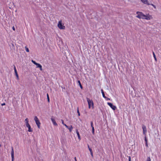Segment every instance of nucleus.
Returning a JSON list of instances; mask_svg holds the SVG:
<instances>
[{
	"instance_id": "nucleus-7",
	"label": "nucleus",
	"mask_w": 161,
	"mask_h": 161,
	"mask_svg": "<svg viewBox=\"0 0 161 161\" xmlns=\"http://www.w3.org/2000/svg\"><path fill=\"white\" fill-rule=\"evenodd\" d=\"M26 126L28 128V131L30 132H32L33 131L32 129L31 128V127L29 124H26Z\"/></svg>"
},
{
	"instance_id": "nucleus-24",
	"label": "nucleus",
	"mask_w": 161,
	"mask_h": 161,
	"mask_svg": "<svg viewBox=\"0 0 161 161\" xmlns=\"http://www.w3.org/2000/svg\"><path fill=\"white\" fill-rule=\"evenodd\" d=\"M25 50H26V51L27 52H29V49H28V47H26V46L25 47Z\"/></svg>"
},
{
	"instance_id": "nucleus-18",
	"label": "nucleus",
	"mask_w": 161,
	"mask_h": 161,
	"mask_svg": "<svg viewBox=\"0 0 161 161\" xmlns=\"http://www.w3.org/2000/svg\"><path fill=\"white\" fill-rule=\"evenodd\" d=\"M78 82L79 83V85L80 86V88L81 89H82L83 87H82V85H81V84L80 81V80H78Z\"/></svg>"
},
{
	"instance_id": "nucleus-5",
	"label": "nucleus",
	"mask_w": 161,
	"mask_h": 161,
	"mask_svg": "<svg viewBox=\"0 0 161 161\" xmlns=\"http://www.w3.org/2000/svg\"><path fill=\"white\" fill-rule=\"evenodd\" d=\"M136 14L137 15L136 16V17L140 19H141L143 13L141 12L137 11L136 12Z\"/></svg>"
},
{
	"instance_id": "nucleus-36",
	"label": "nucleus",
	"mask_w": 161,
	"mask_h": 161,
	"mask_svg": "<svg viewBox=\"0 0 161 161\" xmlns=\"http://www.w3.org/2000/svg\"><path fill=\"white\" fill-rule=\"evenodd\" d=\"M12 29L13 30H14V31L15 30V28L14 26H13V27H12Z\"/></svg>"
},
{
	"instance_id": "nucleus-26",
	"label": "nucleus",
	"mask_w": 161,
	"mask_h": 161,
	"mask_svg": "<svg viewBox=\"0 0 161 161\" xmlns=\"http://www.w3.org/2000/svg\"><path fill=\"white\" fill-rule=\"evenodd\" d=\"M146 161H151L150 158L149 157L147 158Z\"/></svg>"
},
{
	"instance_id": "nucleus-30",
	"label": "nucleus",
	"mask_w": 161,
	"mask_h": 161,
	"mask_svg": "<svg viewBox=\"0 0 161 161\" xmlns=\"http://www.w3.org/2000/svg\"><path fill=\"white\" fill-rule=\"evenodd\" d=\"M11 45H12V48H14V44L13 43H12Z\"/></svg>"
},
{
	"instance_id": "nucleus-22",
	"label": "nucleus",
	"mask_w": 161,
	"mask_h": 161,
	"mask_svg": "<svg viewBox=\"0 0 161 161\" xmlns=\"http://www.w3.org/2000/svg\"><path fill=\"white\" fill-rule=\"evenodd\" d=\"M77 113H78V115L79 116H80V113L79 112L78 107L77 108Z\"/></svg>"
},
{
	"instance_id": "nucleus-14",
	"label": "nucleus",
	"mask_w": 161,
	"mask_h": 161,
	"mask_svg": "<svg viewBox=\"0 0 161 161\" xmlns=\"http://www.w3.org/2000/svg\"><path fill=\"white\" fill-rule=\"evenodd\" d=\"M61 121H62V124L64 125V126H65V127L67 128H68V126L67 125H66L65 124H64V120H63V119H61Z\"/></svg>"
},
{
	"instance_id": "nucleus-28",
	"label": "nucleus",
	"mask_w": 161,
	"mask_h": 161,
	"mask_svg": "<svg viewBox=\"0 0 161 161\" xmlns=\"http://www.w3.org/2000/svg\"><path fill=\"white\" fill-rule=\"evenodd\" d=\"M94 127H92V133L93 134L94 133Z\"/></svg>"
},
{
	"instance_id": "nucleus-9",
	"label": "nucleus",
	"mask_w": 161,
	"mask_h": 161,
	"mask_svg": "<svg viewBox=\"0 0 161 161\" xmlns=\"http://www.w3.org/2000/svg\"><path fill=\"white\" fill-rule=\"evenodd\" d=\"M51 120L53 123V125L55 126H57L58 125L56 122V121L54 119L53 117H52L51 118Z\"/></svg>"
},
{
	"instance_id": "nucleus-17",
	"label": "nucleus",
	"mask_w": 161,
	"mask_h": 161,
	"mask_svg": "<svg viewBox=\"0 0 161 161\" xmlns=\"http://www.w3.org/2000/svg\"><path fill=\"white\" fill-rule=\"evenodd\" d=\"M145 19H147V20H149L150 19V16H146V17L145 18Z\"/></svg>"
},
{
	"instance_id": "nucleus-2",
	"label": "nucleus",
	"mask_w": 161,
	"mask_h": 161,
	"mask_svg": "<svg viewBox=\"0 0 161 161\" xmlns=\"http://www.w3.org/2000/svg\"><path fill=\"white\" fill-rule=\"evenodd\" d=\"M34 120L36 122V125L37 126L38 128H40V121L38 119V118L36 116H35L34 117Z\"/></svg>"
},
{
	"instance_id": "nucleus-6",
	"label": "nucleus",
	"mask_w": 161,
	"mask_h": 161,
	"mask_svg": "<svg viewBox=\"0 0 161 161\" xmlns=\"http://www.w3.org/2000/svg\"><path fill=\"white\" fill-rule=\"evenodd\" d=\"M12 151L11 152V158H12V161H14V149L13 147H11Z\"/></svg>"
},
{
	"instance_id": "nucleus-23",
	"label": "nucleus",
	"mask_w": 161,
	"mask_h": 161,
	"mask_svg": "<svg viewBox=\"0 0 161 161\" xmlns=\"http://www.w3.org/2000/svg\"><path fill=\"white\" fill-rule=\"evenodd\" d=\"M153 57H154L155 60L156 61H157V59H156L155 55V53H154V52H153Z\"/></svg>"
},
{
	"instance_id": "nucleus-39",
	"label": "nucleus",
	"mask_w": 161,
	"mask_h": 161,
	"mask_svg": "<svg viewBox=\"0 0 161 161\" xmlns=\"http://www.w3.org/2000/svg\"><path fill=\"white\" fill-rule=\"evenodd\" d=\"M150 5H152L153 6L154 5L153 4H150Z\"/></svg>"
},
{
	"instance_id": "nucleus-40",
	"label": "nucleus",
	"mask_w": 161,
	"mask_h": 161,
	"mask_svg": "<svg viewBox=\"0 0 161 161\" xmlns=\"http://www.w3.org/2000/svg\"><path fill=\"white\" fill-rule=\"evenodd\" d=\"M75 161H77L76 157L75 158Z\"/></svg>"
},
{
	"instance_id": "nucleus-20",
	"label": "nucleus",
	"mask_w": 161,
	"mask_h": 161,
	"mask_svg": "<svg viewBox=\"0 0 161 161\" xmlns=\"http://www.w3.org/2000/svg\"><path fill=\"white\" fill-rule=\"evenodd\" d=\"M25 122L26 125L29 124L28 123V118H26L25 120Z\"/></svg>"
},
{
	"instance_id": "nucleus-35",
	"label": "nucleus",
	"mask_w": 161,
	"mask_h": 161,
	"mask_svg": "<svg viewBox=\"0 0 161 161\" xmlns=\"http://www.w3.org/2000/svg\"><path fill=\"white\" fill-rule=\"evenodd\" d=\"M5 105V103H2L1 104V105L2 106H4V105Z\"/></svg>"
},
{
	"instance_id": "nucleus-11",
	"label": "nucleus",
	"mask_w": 161,
	"mask_h": 161,
	"mask_svg": "<svg viewBox=\"0 0 161 161\" xmlns=\"http://www.w3.org/2000/svg\"><path fill=\"white\" fill-rule=\"evenodd\" d=\"M36 68H40V69L41 70V71H42V65L39 64H38V63H37L36 64Z\"/></svg>"
},
{
	"instance_id": "nucleus-34",
	"label": "nucleus",
	"mask_w": 161,
	"mask_h": 161,
	"mask_svg": "<svg viewBox=\"0 0 161 161\" xmlns=\"http://www.w3.org/2000/svg\"><path fill=\"white\" fill-rule=\"evenodd\" d=\"M129 161H131V157L130 156H129Z\"/></svg>"
},
{
	"instance_id": "nucleus-19",
	"label": "nucleus",
	"mask_w": 161,
	"mask_h": 161,
	"mask_svg": "<svg viewBox=\"0 0 161 161\" xmlns=\"http://www.w3.org/2000/svg\"><path fill=\"white\" fill-rule=\"evenodd\" d=\"M67 128L69 129V132H71L72 130V129H73V127L72 125H71L70 127V128H69L68 127V128Z\"/></svg>"
},
{
	"instance_id": "nucleus-8",
	"label": "nucleus",
	"mask_w": 161,
	"mask_h": 161,
	"mask_svg": "<svg viewBox=\"0 0 161 161\" xmlns=\"http://www.w3.org/2000/svg\"><path fill=\"white\" fill-rule=\"evenodd\" d=\"M142 128L143 130V133L144 135H145V133L147 132L146 128L144 125H142Z\"/></svg>"
},
{
	"instance_id": "nucleus-3",
	"label": "nucleus",
	"mask_w": 161,
	"mask_h": 161,
	"mask_svg": "<svg viewBox=\"0 0 161 161\" xmlns=\"http://www.w3.org/2000/svg\"><path fill=\"white\" fill-rule=\"evenodd\" d=\"M58 26L60 29H64L65 28V26L62 25L61 20L58 22Z\"/></svg>"
},
{
	"instance_id": "nucleus-31",
	"label": "nucleus",
	"mask_w": 161,
	"mask_h": 161,
	"mask_svg": "<svg viewBox=\"0 0 161 161\" xmlns=\"http://www.w3.org/2000/svg\"><path fill=\"white\" fill-rule=\"evenodd\" d=\"M91 126L92 128V127H93V123H92V121H91Z\"/></svg>"
},
{
	"instance_id": "nucleus-29",
	"label": "nucleus",
	"mask_w": 161,
	"mask_h": 161,
	"mask_svg": "<svg viewBox=\"0 0 161 161\" xmlns=\"http://www.w3.org/2000/svg\"><path fill=\"white\" fill-rule=\"evenodd\" d=\"M91 154V156L92 157H93V152L92 151H91V152H90Z\"/></svg>"
},
{
	"instance_id": "nucleus-15",
	"label": "nucleus",
	"mask_w": 161,
	"mask_h": 161,
	"mask_svg": "<svg viewBox=\"0 0 161 161\" xmlns=\"http://www.w3.org/2000/svg\"><path fill=\"white\" fill-rule=\"evenodd\" d=\"M14 72H15V75L17 77V79L18 80H19V76H18V75L17 71H14Z\"/></svg>"
},
{
	"instance_id": "nucleus-16",
	"label": "nucleus",
	"mask_w": 161,
	"mask_h": 161,
	"mask_svg": "<svg viewBox=\"0 0 161 161\" xmlns=\"http://www.w3.org/2000/svg\"><path fill=\"white\" fill-rule=\"evenodd\" d=\"M146 17V15L145 14H142V16L141 18L143 19H145Z\"/></svg>"
},
{
	"instance_id": "nucleus-13",
	"label": "nucleus",
	"mask_w": 161,
	"mask_h": 161,
	"mask_svg": "<svg viewBox=\"0 0 161 161\" xmlns=\"http://www.w3.org/2000/svg\"><path fill=\"white\" fill-rule=\"evenodd\" d=\"M101 92L102 93L103 97L104 98H106V96H105V94H104V92H103V90L102 89L101 90Z\"/></svg>"
},
{
	"instance_id": "nucleus-27",
	"label": "nucleus",
	"mask_w": 161,
	"mask_h": 161,
	"mask_svg": "<svg viewBox=\"0 0 161 161\" xmlns=\"http://www.w3.org/2000/svg\"><path fill=\"white\" fill-rule=\"evenodd\" d=\"M88 149H89V150L90 152H91V151H92V149H91V148L90 147H89V145H88Z\"/></svg>"
},
{
	"instance_id": "nucleus-25",
	"label": "nucleus",
	"mask_w": 161,
	"mask_h": 161,
	"mask_svg": "<svg viewBox=\"0 0 161 161\" xmlns=\"http://www.w3.org/2000/svg\"><path fill=\"white\" fill-rule=\"evenodd\" d=\"M31 62L35 65H36V64L37 63H36L35 61H34L33 60H31Z\"/></svg>"
},
{
	"instance_id": "nucleus-12",
	"label": "nucleus",
	"mask_w": 161,
	"mask_h": 161,
	"mask_svg": "<svg viewBox=\"0 0 161 161\" xmlns=\"http://www.w3.org/2000/svg\"><path fill=\"white\" fill-rule=\"evenodd\" d=\"M76 133H77V136H78V138L79 139V140H80V134L78 131V130L76 129Z\"/></svg>"
},
{
	"instance_id": "nucleus-37",
	"label": "nucleus",
	"mask_w": 161,
	"mask_h": 161,
	"mask_svg": "<svg viewBox=\"0 0 161 161\" xmlns=\"http://www.w3.org/2000/svg\"><path fill=\"white\" fill-rule=\"evenodd\" d=\"M146 147H148V145H147V142L146 143Z\"/></svg>"
},
{
	"instance_id": "nucleus-10",
	"label": "nucleus",
	"mask_w": 161,
	"mask_h": 161,
	"mask_svg": "<svg viewBox=\"0 0 161 161\" xmlns=\"http://www.w3.org/2000/svg\"><path fill=\"white\" fill-rule=\"evenodd\" d=\"M141 1L145 4H147L148 5L150 4L148 3V2L147 0H141Z\"/></svg>"
},
{
	"instance_id": "nucleus-33",
	"label": "nucleus",
	"mask_w": 161,
	"mask_h": 161,
	"mask_svg": "<svg viewBox=\"0 0 161 161\" xmlns=\"http://www.w3.org/2000/svg\"><path fill=\"white\" fill-rule=\"evenodd\" d=\"M145 141L146 142V143L147 142V140L146 137H145Z\"/></svg>"
},
{
	"instance_id": "nucleus-4",
	"label": "nucleus",
	"mask_w": 161,
	"mask_h": 161,
	"mask_svg": "<svg viewBox=\"0 0 161 161\" xmlns=\"http://www.w3.org/2000/svg\"><path fill=\"white\" fill-rule=\"evenodd\" d=\"M108 104L114 110H115L116 108V107L114 105H113L111 103H108Z\"/></svg>"
},
{
	"instance_id": "nucleus-32",
	"label": "nucleus",
	"mask_w": 161,
	"mask_h": 161,
	"mask_svg": "<svg viewBox=\"0 0 161 161\" xmlns=\"http://www.w3.org/2000/svg\"><path fill=\"white\" fill-rule=\"evenodd\" d=\"M14 71H17V70H16V67H15V65H14Z\"/></svg>"
},
{
	"instance_id": "nucleus-38",
	"label": "nucleus",
	"mask_w": 161,
	"mask_h": 161,
	"mask_svg": "<svg viewBox=\"0 0 161 161\" xmlns=\"http://www.w3.org/2000/svg\"><path fill=\"white\" fill-rule=\"evenodd\" d=\"M153 7H154L155 8H156V6H155V5H154L153 6Z\"/></svg>"
},
{
	"instance_id": "nucleus-21",
	"label": "nucleus",
	"mask_w": 161,
	"mask_h": 161,
	"mask_svg": "<svg viewBox=\"0 0 161 161\" xmlns=\"http://www.w3.org/2000/svg\"><path fill=\"white\" fill-rule=\"evenodd\" d=\"M47 101L49 103L50 102V99H49V95H48V93H47Z\"/></svg>"
},
{
	"instance_id": "nucleus-1",
	"label": "nucleus",
	"mask_w": 161,
	"mask_h": 161,
	"mask_svg": "<svg viewBox=\"0 0 161 161\" xmlns=\"http://www.w3.org/2000/svg\"><path fill=\"white\" fill-rule=\"evenodd\" d=\"M87 100L88 104V108H90L92 106V108H94L93 103L92 100H90L89 98H87Z\"/></svg>"
}]
</instances>
